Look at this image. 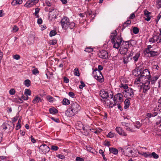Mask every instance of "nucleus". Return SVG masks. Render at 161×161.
<instances>
[{"mask_svg":"<svg viewBox=\"0 0 161 161\" xmlns=\"http://www.w3.org/2000/svg\"><path fill=\"white\" fill-rule=\"evenodd\" d=\"M111 34L112 35L110 38L112 42L114 43L113 47L114 48L118 49L120 46L121 43L122 42V38L120 36L116 37L117 35V32L116 31L112 33Z\"/></svg>","mask_w":161,"mask_h":161,"instance_id":"f257e3e1","label":"nucleus"},{"mask_svg":"<svg viewBox=\"0 0 161 161\" xmlns=\"http://www.w3.org/2000/svg\"><path fill=\"white\" fill-rule=\"evenodd\" d=\"M62 28L64 30H67L69 27L72 29L75 26V24L74 22H70L69 19L66 16H64L60 21Z\"/></svg>","mask_w":161,"mask_h":161,"instance_id":"f03ea898","label":"nucleus"},{"mask_svg":"<svg viewBox=\"0 0 161 161\" xmlns=\"http://www.w3.org/2000/svg\"><path fill=\"white\" fill-rule=\"evenodd\" d=\"M123 46H121L119 50V52L121 54L126 55L128 51V48L131 44L130 43L129 41L123 42Z\"/></svg>","mask_w":161,"mask_h":161,"instance_id":"7ed1b4c3","label":"nucleus"},{"mask_svg":"<svg viewBox=\"0 0 161 161\" xmlns=\"http://www.w3.org/2000/svg\"><path fill=\"white\" fill-rule=\"evenodd\" d=\"M92 74L94 78L99 82H102L104 81V79L102 74L97 69H95L93 71Z\"/></svg>","mask_w":161,"mask_h":161,"instance_id":"20e7f679","label":"nucleus"},{"mask_svg":"<svg viewBox=\"0 0 161 161\" xmlns=\"http://www.w3.org/2000/svg\"><path fill=\"white\" fill-rule=\"evenodd\" d=\"M123 95L121 93H118L115 95L114 98V101L115 105H118L121 103L123 101Z\"/></svg>","mask_w":161,"mask_h":161,"instance_id":"39448f33","label":"nucleus"},{"mask_svg":"<svg viewBox=\"0 0 161 161\" xmlns=\"http://www.w3.org/2000/svg\"><path fill=\"white\" fill-rule=\"evenodd\" d=\"M149 42H157V43L161 42V31L158 35L154 34L152 38L149 39Z\"/></svg>","mask_w":161,"mask_h":161,"instance_id":"423d86ee","label":"nucleus"},{"mask_svg":"<svg viewBox=\"0 0 161 161\" xmlns=\"http://www.w3.org/2000/svg\"><path fill=\"white\" fill-rule=\"evenodd\" d=\"M124 96L129 99H131L134 96V92L131 88H129L125 90L123 92Z\"/></svg>","mask_w":161,"mask_h":161,"instance_id":"0eeeda50","label":"nucleus"},{"mask_svg":"<svg viewBox=\"0 0 161 161\" xmlns=\"http://www.w3.org/2000/svg\"><path fill=\"white\" fill-rule=\"evenodd\" d=\"M140 73L141 74V76L142 77H145V78H147V80H150L151 78V75H150V72L147 69H145L143 70H140Z\"/></svg>","mask_w":161,"mask_h":161,"instance_id":"6e6552de","label":"nucleus"},{"mask_svg":"<svg viewBox=\"0 0 161 161\" xmlns=\"http://www.w3.org/2000/svg\"><path fill=\"white\" fill-rule=\"evenodd\" d=\"M71 108L72 110L75 114L78 113L80 109L81 108L80 105L76 102L72 103L71 104Z\"/></svg>","mask_w":161,"mask_h":161,"instance_id":"1a4fd4ad","label":"nucleus"},{"mask_svg":"<svg viewBox=\"0 0 161 161\" xmlns=\"http://www.w3.org/2000/svg\"><path fill=\"white\" fill-rule=\"evenodd\" d=\"M150 80H147V82L142 84V87L143 89V91L144 92H146L150 89Z\"/></svg>","mask_w":161,"mask_h":161,"instance_id":"9d476101","label":"nucleus"},{"mask_svg":"<svg viewBox=\"0 0 161 161\" xmlns=\"http://www.w3.org/2000/svg\"><path fill=\"white\" fill-rule=\"evenodd\" d=\"M99 56L101 58L106 59L108 57V52L105 50H101L99 54Z\"/></svg>","mask_w":161,"mask_h":161,"instance_id":"9b49d317","label":"nucleus"},{"mask_svg":"<svg viewBox=\"0 0 161 161\" xmlns=\"http://www.w3.org/2000/svg\"><path fill=\"white\" fill-rule=\"evenodd\" d=\"M115 130L116 132L120 135H121L124 136H126L127 134L124 131V130L119 127H117L116 128Z\"/></svg>","mask_w":161,"mask_h":161,"instance_id":"f8f14e48","label":"nucleus"},{"mask_svg":"<svg viewBox=\"0 0 161 161\" xmlns=\"http://www.w3.org/2000/svg\"><path fill=\"white\" fill-rule=\"evenodd\" d=\"M100 96L103 99H106L109 97L108 93L107 92L104 90H101L100 91Z\"/></svg>","mask_w":161,"mask_h":161,"instance_id":"ddd939ff","label":"nucleus"},{"mask_svg":"<svg viewBox=\"0 0 161 161\" xmlns=\"http://www.w3.org/2000/svg\"><path fill=\"white\" fill-rule=\"evenodd\" d=\"M145 52L146 53L150 54L151 57H154L158 55V52L153 51L151 50L146 49Z\"/></svg>","mask_w":161,"mask_h":161,"instance_id":"4468645a","label":"nucleus"},{"mask_svg":"<svg viewBox=\"0 0 161 161\" xmlns=\"http://www.w3.org/2000/svg\"><path fill=\"white\" fill-rule=\"evenodd\" d=\"M123 152H125V153L127 155H132V156H135V155L132 154V153H134L132 148L130 147H128Z\"/></svg>","mask_w":161,"mask_h":161,"instance_id":"2eb2a0df","label":"nucleus"},{"mask_svg":"<svg viewBox=\"0 0 161 161\" xmlns=\"http://www.w3.org/2000/svg\"><path fill=\"white\" fill-rule=\"evenodd\" d=\"M40 149L42 150L43 153H46L49 151V147L45 144L42 145L40 146Z\"/></svg>","mask_w":161,"mask_h":161,"instance_id":"dca6fc26","label":"nucleus"},{"mask_svg":"<svg viewBox=\"0 0 161 161\" xmlns=\"http://www.w3.org/2000/svg\"><path fill=\"white\" fill-rule=\"evenodd\" d=\"M131 56V54H130L124 57L123 62L124 64H126L130 61L131 59V58L130 57Z\"/></svg>","mask_w":161,"mask_h":161,"instance_id":"f3484780","label":"nucleus"},{"mask_svg":"<svg viewBox=\"0 0 161 161\" xmlns=\"http://www.w3.org/2000/svg\"><path fill=\"white\" fill-rule=\"evenodd\" d=\"M75 114V113H74L73 111L72 110L71 108H69L66 111L65 114L66 115L69 117H71L73 116Z\"/></svg>","mask_w":161,"mask_h":161,"instance_id":"a211bd4d","label":"nucleus"},{"mask_svg":"<svg viewBox=\"0 0 161 161\" xmlns=\"http://www.w3.org/2000/svg\"><path fill=\"white\" fill-rule=\"evenodd\" d=\"M42 99L40 97L38 96H36L32 100V103L34 104L38 103L39 102H42Z\"/></svg>","mask_w":161,"mask_h":161,"instance_id":"6ab92c4d","label":"nucleus"},{"mask_svg":"<svg viewBox=\"0 0 161 161\" xmlns=\"http://www.w3.org/2000/svg\"><path fill=\"white\" fill-rule=\"evenodd\" d=\"M22 3V0H14L11 3L12 5L15 6L19 5Z\"/></svg>","mask_w":161,"mask_h":161,"instance_id":"aec40b11","label":"nucleus"},{"mask_svg":"<svg viewBox=\"0 0 161 161\" xmlns=\"http://www.w3.org/2000/svg\"><path fill=\"white\" fill-rule=\"evenodd\" d=\"M109 151L111 153L114 154H117L118 153V150L114 148H109Z\"/></svg>","mask_w":161,"mask_h":161,"instance_id":"412c9836","label":"nucleus"},{"mask_svg":"<svg viewBox=\"0 0 161 161\" xmlns=\"http://www.w3.org/2000/svg\"><path fill=\"white\" fill-rule=\"evenodd\" d=\"M49 111L51 114H56L58 112L57 110L54 107L50 108Z\"/></svg>","mask_w":161,"mask_h":161,"instance_id":"4be33fe9","label":"nucleus"},{"mask_svg":"<svg viewBox=\"0 0 161 161\" xmlns=\"http://www.w3.org/2000/svg\"><path fill=\"white\" fill-rule=\"evenodd\" d=\"M125 109H126L129 108L130 105V101L128 99H126L124 101Z\"/></svg>","mask_w":161,"mask_h":161,"instance_id":"5701e85b","label":"nucleus"},{"mask_svg":"<svg viewBox=\"0 0 161 161\" xmlns=\"http://www.w3.org/2000/svg\"><path fill=\"white\" fill-rule=\"evenodd\" d=\"M131 23V21L130 20H127L125 22L123 25V27L122 29H124L125 27H127L130 25Z\"/></svg>","mask_w":161,"mask_h":161,"instance_id":"b1692460","label":"nucleus"},{"mask_svg":"<svg viewBox=\"0 0 161 161\" xmlns=\"http://www.w3.org/2000/svg\"><path fill=\"white\" fill-rule=\"evenodd\" d=\"M70 101L68 99L65 98L63 99V104L65 105H68L70 104Z\"/></svg>","mask_w":161,"mask_h":161,"instance_id":"393cba45","label":"nucleus"},{"mask_svg":"<svg viewBox=\"0 0 161 161\" xmlns=\"http://www.w3.org/2000/svg\"><path fill=\"white\" fill-rule=\"evenodd\" d=\"M140 54L139 53H137L133 57V59L134 60L135 62H136L138 61V59L139 57Z\"/></svg>","mask_w":161,"mask_h":161,"instance_id":"a878e982","label":"nucleus"},{"mask_svg":"<svg viewBox=\"0 0 161 161\" xmlns=\"http://www.w3.org/2000/svg\"><path fill=\"white\" fill-rule=\"evenodd\" d=\"M142 77L141 76L140 77L137 78L134 82V83L137 85L140 83L141 80H142Z\"/></svg>","mask_w":161,"mask_h":161,"instance_id":"bb28decb","label":"nucleus"},{"mask_svg":"<svg viewBox=\"0 0 161 161\" xmlns=\"http://www.w3.org/2000/svg\"><path fill=\"white\" fill-rule=\"evenodd\" d=\"M47 100L49 102H53L54 99V98L50 95L47 96L46 97Z\"/></svg>","mask_w":161,"mask_h":161,"instance_id":"cd10ccee","label":"nucleus"},{"mask_svg":"<svg viewBox=\"0 0 161 161\" xmlns=\"http://www.w3.org/2000/svg\"><path fill=\"white\" fill-rule=\"evenodd\" d=\"M74 74L75 75L77 76H79L80 75L78 69L77 68H75L74 71Z\"/></svg>","mask_w":161,"mask_h":161,"instance_id":"c85d7f7f","label":"nucleus"},{"mask_svg":"<svg viewBox=\"0 0 161 161\" xmlns=\"http://www.w3.org/2000/svg\"><path fill=\"white\" fill-rule=\"evenodd\" d=\"M19 28L16 25H14L13 27L12 31L13 32H15L19 30Z\"/></svg>","mask_w":161,"mask_h":161,"instance_id":"c756f323","label":"nucleus"},{"mask_svg":"<svg viewBox=\"0 0 161 161\" xmlns=\"http://www.w3.org/2000/svg\"><path fill=\"white\" fill-rule=\"evenodd\" d=\"M132 30H133V32L135 34H137L139 32V29L136 27H133Z\"/></svg>","mask_w":161,"mask_h":161,"instance_id":"7c9ffc66","label":"nucleus"},{"mask_svg":"<svg viewBox=\"0 0 161 161\" xmlns=\"http://www.w3.org/2000/svg\"><path fill=\"white\" fill-rule=\"evenodd\" d=\"M152 157H153L155 159H157L158 158L159 156L158 155L156 154L155 152H153L151 153V158Z\"/></svg>","mask_w":161,"mask_h":161,"instance_id":"2f4dec72","label":"nucleus"},{"mask_svg":"<svg viewBox=\"0 0 161 161\" xmlns=\"http://www.w3.org/2000/svg\"><path fill=\"white\" fill-rule=\"evenodd\" d=\"M156 5L158 8H161V0H157Z\"/></svg>","mask_w":161,"mask_h":161,"instance_id":"473e14b6","label":"nucleus"},{"mask_svg":"<svg viewBox=\"0 0 161 161\" xmlns=\"http://www.w3.org/2000/svg\"><path fill=\"white\" fill-rule=\"evenodd\" d=\"M30 83L31 81L28 79L26 80L25 81V85L27 87H29L30 86Z\"/></svg>","mask_w":161,"mask_h":161,"instance_id":"72a5a7b5","label":"nucleus"},{"mask_svg":"<svg viewBox=\"0 0 161 161\" xmlns=\"http://www.w3.org/2000/svg\"><path fill=\"white\" fill-rule=\"evenodd\" d=\"M93 48L92 47H86L85 48V51L88 53H91L93 51Z\"/></svg>","mask_w":161,"mask_h":161,"instance_id":"f704fd0d","label":"nucleus"},{"mask_svg":"<svg viewBox=\"0 0 161 161\" xmlns=\"http://www.w3.org/2000/svg\"><path fill=\"white\" fill-rule=\"evenodd\" d=\"M114 133L112 132H110L108 133V134L107 135V137H108L109 138H112L114 137Z\"/></svg>","mask_w":161,"mask_h":161,"instance_id":"c9c22d12","label":"nucleus"},{"mask_svg":"<svg viewBox=\"0 0 161 161\" xmlns=\"http://www.w3.org/2000/svg\"><path fill=\"white\" fill-rule=\"evenodd\" d=\"M8 126H9V124H7V123H4L3 125V128L4 129H9V130H11V128L10 127H8Z\"/></svg>","mask_w":161,"mask_h":161,"instance_id":"e433bc0d","label":"nucleus"},{"mask_svg":"<svg viewBox=\"0 0 161 161\" xmlns=\"http://www.w3.org/2000/svg\"><path fill=\"white\" fill-rule=\"evenodd\" d=\"M57 33L54 30L51 31L49 34L50 36H55Z\"/></svg>","mask_w":161,"mask_h":161,"instance_id":"4c0bfd02","label":"nucleus"},{"mask_svg":"<svg viewBox=\"0 0 161 161\" xmlns=\"http://www.w3.org/2000/svg\"><path fill=\"white\" fill-rule=\"evenodd\" d=\"M158 78V76H155L151 80V83H154L155 81Z\"/></svg>","mask_w":161,"mask_h":161,"instance_id":"58836bf2","label":"nucleus"},{"mask_svg":"<svg viewBox=\"0 0 161 161\" xmlns=\"http://www.w3.org/2000/svg\"><path fill=\"white\" fill-rule=\"evenodd\" d=\"M32 74L34 75H36L37 74L39 73V71L36 68H35L32 70Z\"/></svg>","mask_w":161,"mask_h":161,"instance_id":"ea45409f","label":"nucleus"},{"mask_svg":"<svg viewBox=\"0 0 161 161\" xmlns=\"http://www.w3.org/2000/svg\"><path fill=\"white\" fill-rule=\"evenodd\" d=\"M7 124H9V126L8 127H10L11 130H13L14 128V125L11 122H8Z\"/></svg>","mask_w":161,"mask_h":161,"instance_id":"a19ab883","label":"nucleus"},{"mask_svg":"<svg viewBox=\"0 0 161 161\" xmlns=\"http://www.w3.org/2000/svg\"><path fill=\"white\" fill-rule=\"evenodd\" d=\"M25 94L27 95L30 96L31 95V91L30 89H26L25 90Z\"/></svg>","mask_w":161,"mask_h":161,"instance_id":"79ce46f5","label":"nucleus"},{"mask_svg":"<svg viewBox=\"0 0 161 161\" xmlns=\"http://www.w3.org/2000/svg\"><path fill=\"white\" fill-rule=\"evenodd\" d=\"M144 155V157L145 158L149 157L151 158V153L148 152H145Z\"/></svg>","mask_w":161,"mask_h":161,"instance_id":"37998d69","label":"nucleus"},{"mask_svg":"<svg viewBox=\"0 0 161 161\" xmlns=\"http://www.w3.org/2000/svg\"><path fill=\"white\" fill-rule=\"evenodd\" d=\"M57 40H50L49 42V44L52 45H54L56 44Z\"/></svg>","mask_w":161,"mask_h":161,"instance_id":"c03bdc74","label":"nucleus"},{"mask_svg":"<svg viewBox=\"0 0 161 161\" xmlns=\"http://www.w3.org/2000/svg\"><path fill=\"white\" fill-rule=\"evenodd\" d=\"M13 58L14 59L19 60L20 59V56L18 54H15L13 56Z\"/></svg>","mask_w":161,"mask_h":161,"instance_id":"a18cd8bd","label":"nucleus"},{"mask_svg":"<svg viewBox=\"0 0 161 161\" xmlns=\"http://www.w3.org/2000/svg\"><path fill=\"white\" fill-rule=\"evenodd\" d=\"M121 123L122 126H125L126 127L129 126L130 125V124L129 123H126L125 122H122Z\"/></svg>","mask_w":161,"mask_h":161,"instance_id":"49530a36","label":"nucleus"},{"mask_svg":"<svg viewBox=\"0 0 161 161\" xmlns=\"http://www.w3.org/2000/svg\"><path fill=\"white\" fill-rule=\"evenodd\" d=\"M80 82L81 85L79 86V88L80 89H82L85 86V85L82 81H80Z\"/></svg>","mask_w":161,"mask_h":161,"instance_id":"de8ad7c7","label":"nucleus"},{"mask_svg":"<svg viewBox=\"0 0 161 161\" xmlns=\"http://www.w3.org/2000/svg\"><path fill=\"white\" fill-rule=\"evenodd\" d=\"M136 125H135V126L138 129L141 126V124L139 121H137L136 123Z\"/></svg>","mask_w":161,"mask_h":161,"instance_id":"09e8293b","label":"nucleus"},{"mask_svg":"<svg viewBox=\"0 0 161 161\" xmlns=\"http://www.w3.org/2000/svg\"><path fill=\"white\" fill-rule=\"evenodd\" d=\"M51 149L54 151H57L58 149V147L56 146H52Z\"/></svg>","mask_w":161,"mask_h":161,"instance_id":"8fccbe9b","label":"nucleus"},{"mask_svg":"<svg viewBox=\"0 0 161 161\" xmlns=\"http://www.w3.org/2000/svg\"><path fill=\"white\" fill-rule=\"evenodd\" d=\"M144 14L146 16L149 15L150 14H151V13L150 12H149L146 9H145L144 11Z\"/></svg>","mask_w":161,"mask_h":161,"instance_id":"3c124183","label":"nucleus"},{"mask_svg":"<svg viewBox=\"0 0 161 161\" xmlns=\"http://www.w3.org/2000/svg\"><path fill=\"white\" fill-rule=\"evenodd\" d=\"M25 6L27 7H32V5H31V1H28L26 4H25Z\"/></svg>","mask_w":161,"mask_h":161,"instance_id":"603ef678","label":"nucleus"},{"mask_svg":"<svg viewBox=\"0 0 161 161\" xmlns=\"http://www.w3.org/2000/svg\"><path fill=\"white\" fill-rule=\"evenodd\" d=\"M38 0H35L34 1H31V5H32V6L34 5H35L38 2Z\"/></svg>","mask_w":161,"mask_h":161,"instance_id":"864d4df0","label":"nucleus"},{"mask_svg":"<svg viewBox=\"0 0 161 161\" xmlns=\"http://www.w3.org/2000/svg\"><path fill=\"white\" fill-rule=\"evenodd\" d=\"M9 92L10 94L11 95H14L15 94V91L13 89H10L9 91Z\"/></svg>","mask_w":161,"mask_h":161,"instance_id":"5fc2aeb1","label":"nucleus"},{"mask_svg":"<svg viewBox=\"0 0 161 161\" xmlns=\"http://www.w3.org/2000/svg\"><path fill=\"white\" fill-rule=\"evenodd\" d=\"M146 116L147 118H150L152 117H153V114L150 113L147 114Z\"/></svg>","mask_w":161,"mask_h":161,"instance_id":"6e6d98bb","label":"nucleus"},{"mask_svg":"<svg viewBox=\"0 0 161 161\" xmlns=\"http://www.w3.org/2000/svg\"><path fill=\"white\" fill-rule=\"evenodd\" d=\"M3 53L0 50V63H1L2 58L3 57Z\"/></svg>","mask_w":161,"mask_h":161,"instance_id":"4d7b16f0","label":"nucleus"},{"mask_svg":"<svg viewBox=\"0 0 161 161\" xmlns=\"http://www.w3.org/2000/svg\"><path fill=\"white\" fill-rule=\"evenodd\" d=\"M76 161H84V160L83 158L80 157H77L75 159Z\"/></svg>","mask_w":161,"mask_h":161,"instance_id":"13d9d810","label":"nucleus"},{"mask_svg":"<svg viewBox=\"0 0 161 161\" xmlns=\"http://www.w3.org/2000/svg\"><path fill=\"white\" fill-rule=\"evenodd\" d=\"M146 16L147 18H145V20H147V21H149L150 20V19H151V16H150V15H148V16Z\"/></svg>","mask_w":161,"mask_h":161,"instance_id":"bf43d9fd","label":"nucleus"},{"mask_svg":"<svg viewBox=\"0 0 161 161\" xmlns=\"http://www.w3.org/2000/svg\"><path fill=\"white\" fill-rule=\"evenodd\" d=\"M126 130L128 131H129L131 132H133L134 131L132 129H130L129 126L128 127H126Z\"/></svg>","mask_w":161,"mask_h":161,"instance_id":"052dcab7","label":"nucleus"},{"mask_svg":"<svg viewBox=\"0 0 161 161\" xmlns=\"http://www.w3.org/2000/svg\"><path fill=\"white\" fill-rule=\"evenodd\" d=\"M46 3L48 7H50L52 5V3H51V2H49L48 1H46Z\"/></svg>","mask_w":161,"mask_h":161,"instance_id":"680f3d73","label":"nucleus"},{"mask_svg":"<svg viewBox=\"0 0 161 161\" xmlns=\"http://www.w3.org/2000/svg\"><path fill=\"white\" fill-rule=\"evenodd\" d=\"M68 94L69 96H70L72 97H74V94L72 92H69Z\"/></svg>","mask_w":161,"mask_h":161,"instance_id":"e2e57ef3","label":"nucleus"},{"mask_svg":"<svg viewBox=\"0 0 161 161\" xmlns=\"http://www.w3.org/2000/svg\"><path fill=\"white\" fill-rule=\"evenodd\" d=\"M135 17V14L134 13H132L131 14L130 17H129V19H133Z\"/></svg>","mask_w":161,"mask_h":161,"instance_id":"0e129e2a","label":"nucleus"},{"mask_svg":"<svg viewBox=\"0 0 161 161\" xmlns=\"http://www.w3.org/2000/svg\"><path fill=\"white\" fill-rule=\"evenodd\" d=\"M103 69V67L101 65H99L98 67V70L100 71Z\"/></svg>","mask_w":161,"mask_h":161,"instance_id":"69168bd1","label":"nucleus"},{"mask_svg":"<svg viewBox=\"0 0 161 161\" xmlns=\"http://www.w3.org/2000/svg\"><path fill=\"white\" fill-rule=\"evenodd\" d=\"M40 10V9L39 8H36L35 10V14H38L39 13Z\"/></svg>","mask_w":161,"mask_h":161,"instance_id":"338daca9","label":"nucleus"},{"mask_svg":"<svg viewBox=\"0 0 161 161\" xmlns=\"http://www.w3.org/2000/svg\"><path fill=\"white\" fill-rule=\"evenodd\" d=\"M22 98L24 100H27L28 99V97L27 95H26L25 96H24L23 95L22 96Z\"/></svg>","mask_w":161,"mask_h":161,"instance_id":"774afa93","label":"nucleus"}]
</instances>
